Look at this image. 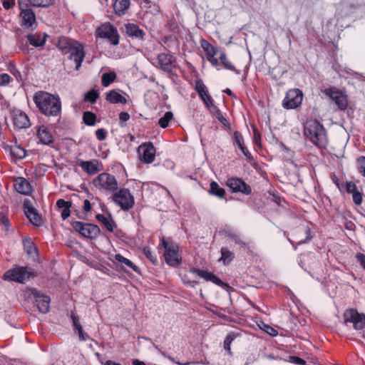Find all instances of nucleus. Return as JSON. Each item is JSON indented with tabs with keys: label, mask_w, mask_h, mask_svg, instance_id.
Returning a JSON list of instances; mask_svg holds the SVG:
<instances>
[{
	"label": "nucleus",
	"mask_w": 365,
	"mask_h": 365,
	"mask_svg": "<svg viewBox=\"0 0 365 365\" xmlns=\"http://www.w3.org/2000/svg\"><path fill=\"white\" fill-rule=\"evenodd\" d=\"M34 101L43 114L47 117H57V121H59L61 103L58 97L45 91H38L34 95Z\"/></svg>",
	"instance_id": "f257e3e1"
},
{
	"label": "nucleus",
	"mask_w": 365,
	"mask_h": 365,
	"mask_svg": "<svg viewBox=\"0 0 365 365\" xmlns=\"http://www.w3.org/2000/svg\"><path fill=\"white\" fill-rule=\"evenodd\" d=\"M161 246L165 249L163 256L166 263L172 267L181 263V257L179 255V247L170 239L163 237L160 240Z\"/></svg>",
	"instance_id": "f03ea898"
},
{
	"label": "nucleus",
	"mask_w": 365,
	"mask_h": 365,
	"mask_svg": "<svg viewBox=\"0 0 365 365\" xmlns=\"http://www.w3.org/2000/svg\"><path fill=\"white\" fill-rule=\"evenodd\" d=\"M93 184L96 189L106 193H113L118 190V186L115 176L107 173L99 174L93 180Z\"/></svg>",
	"instance_id": "7ed1b4c3"
},
{
	"label": "nucleus",
	"mask_w": 365,
	"mask_h": 365,
	"mask_svg": "<svg viewBox=\"0 0 365 365\" xmlns=\"http://www.w3.org/2000/svg\"><path fill=\"white\" fill-rule=\"evenodd\" d=\"M112 200L123 210L127 211L133 208L135 198L130 191L127 188H120L113 193Z\"/></svg>",
	"instance_id": "20e7f679"
},
{
	"label": "nucleus",
	"mask_w": 365,
	"mask_h": 365,
	"mask_svg": "<svg viewBox=\"0 0 365 365\" xmlns=\"http://www.w3.org/2000/svg\"><path fill=\"white\" fill-rule=\"evenodd\" d=\"M71 226L81 237L87 239H95L101 233L98 226L91 223L73 221L71 222Z\"/></svg>",
	"instance_id": "39448f33"
},
{
	"label": "nucleus",
	"mask_w": 365,
	"mask_h": 365,
	"mask_svg": "<svg viewBox=\"0 0 365 365\" xmlns=\"http://www.w3.org/2000/svg\"><path fill=\"white\" fill-rule=\"evenodd\" d=\"M96 37L106 38L113 46L119 44L120 35L117 29L110 22L101 24L96 31Z\"/></svg>",
	"instance_id": "423d86ee"
},
{
	"label": "nucleus",
	"mask_w": 365,
	"mask_h": 365,
	"mask_svg": "<svg viewBox=\"0 0 365 365\" xmlns=\"http://www.w3.org/2000/svg\"><path fill=\"white\" fill-rule=\"evenodd\" d=\"M324 93L334 102L338 110H345L349 105L347 95L343 91L334 86H331L324 91Z\"/></svg>",
	"instance_id": "0eeeda50"
},
{
	"label": "nucleus",
	"mask_w": 365,
	"mask_h": 365,
	"mask_svg": "<svg viewBox=\"0 0 365 365\" xmlns=\"http://www.w3.org/2000/svg\"><path fill=\"white\" fill-rule=\"evenodd\" d=\"M28 297L37 307L40 312L46 314L50 310L51 299L48 295L41 293L36 288L29 289Z\"/></svg>",
	"instance_id": "6e6552de"
},
{
	"label": "nucleus",
	"mask_w": 365,
	"mask_h": 365,
	"mask_svg": "<svg viewBox=\"0 0 365 365\" xmlns=\"http://www.w3.org/2000/svg\"><path fill=\"white\" fill-rule=\"evenodd\" d=\"M35 276L34 273L26 267H18L6 271L4 277L5 279L24 283L25 281Z\"/></svg>",
	"instance_id": "1a4fd4ad"
},
{
	"label": "nucleus",
	"mask_w": 365,
	"mask_h": 365,
	"mask_svg": "<svg viewBox=\"0 0 365 365\" xmlns=\"http://www.w3.org/2000/svg\"><path fill=\"white\" fill-rule=\"evenodd\" d=\"M344 324L351 323L356 330H361L365 327V314H360L354 309H346L343 314Z\"/></svg>",
	"instance_id": "9d476101"
},
{
	"label": "nucleus",
	"mask_w": 365,
	"mask_h": 365,
	"mask_svg": "<svg viewBox=\"0 0 365 365\" xmlns=\"http://www.w3.org/2000/svg\"><path fill=\"white\" fill-rule=\"evenodd\" d=\"M303 100V93L299 88L289 89L282 101V106L285 109H294L299 107Z\"/></svg>",
	"instance_id": "9b49d317"
},
{
	"label": "nucleus",
	"mask_w": 365,
	"mask_h": 365,
	"mask_svg": "<svg viewBox=\"0 0 365 365\" xmlns=\"http://www.w3.org/2000/svg\"><path fill=\"white\" fill-rule=\"evenodd\" d=\"M304 137H323L326 130L317 120H307L304 125Z\"/></svg>",
	"instance_id": "f8f14e48"
},
{
	"label": "nucleus",
	"mask_w": 365,
	"mask_h": 365,
	"mask_svg": "<svg viewBox=\"0 0 365 365\" xmlns=\"http://www.w3.org/2000/svg\"><path fill=\"white\" fill-rule=\"evenodd\" d=\"M68 53L70 54L69 58L75 61L76 69L78 70L86 56L83 46L76 41L71 48L68 50Z\"/></svg>",
	"instance_id": "ddd939ff"
},
{
	"label": "nucleus",
	"mask_w": 365,
	"mask_h": 365,
	"mask_svg": "<svg viewBox=\"0 0 365 365\" xmlns=\"http://www.w3.org/2000/svg\"><path fill=\"white\" fill-rule=\"evenodd\" d=\"M138 154L142 161L145 163H151L155 157V148L152 143H144L138 149Z\"/></svg>",
	"instance_id": "4468645a"
},
{
	"label": "nucleus",
	"mask_w": 365,
	"mask_h": 365,
	"mask_svg": "<svg viewBox=\"0 0 365 365\" xmlns=\"http://www.w3.org/2000/svg\"><path fill=\"white\" fill-rule=\"evenodd\" d=\"M226 185L234 192H242L245 195H250L252 192L250 186L239 178L227 179Z\"/></svg>",
	"instance_id": "2eb2a0df"
},
{
	"label": "nucleus",
	"mask_w": 365,
	"mask_h": 365,
	"mask_svg": "<svg viewBox=\"0 0 365 365\" xmlns=\"http://www.w3.org/2000/svg\"><path fill=\"white\" fill-rule=\"evenodd\" d=\"M125 33L126 36L133 40L144 41L146 34L145 31L140 29L137 24L133 23H127L124 24Z\"/></svg>",
	"instance_id": "dca6fc26"
},
{
	"label": "nucleus",
	"mask_w": 365,
	"mask_h": 365,
	"mask_svg": "<svg viewBox=\"0 0 365 365\" xmlns=\"http://www.w3.org/2000/svg\"><path fill=\"white\" fill-rule=\"evenodd\" d=\"M24 212L29 221L36 226L41 225L42 219L38 214L37 210L32 205L30 200L26 199L24 202Z\"/></svg>",
	"instance_id": "f3484780"
},
{
	"label": "nucleus",
	"mask_w": 365,
	"mask_h": 365,
	"mask_svg": "<svg viewBox=\"0 0 365 365\" xmlns=\"http://www.w3.org/2000/svg\"><path fill=\"white\" fill-rule=\"evenodd\" d=\"M293 236L297 241V245L307 243L312 238L309 227L304 225L297 227L294 231Z\"/></svg>",
	"instance_id": "a211bd4d"
},
{
	"label": "nucleus",
	"mask_w": 365,
	"mask_h": 365,
	"mask_svg": "<svg viewBox=\"0 0 365 365\" xmlns=\"http://www.w3.org/2000/svg\"><path fill=\"white\" fill-rule=\"evenodd\" d=\"M158 61L165 72L173 74V69L175 68V58L172 55L164 53H160L158 56Z\"/></svg>",
	"instance_id": "6ab92c4d"
},
{
	"label": "nucleus",
	"mask_w": 365,
	"mask_h": 365,
	"mask_svg": "<svg viewBox=\"0 0 365 365\" xmlns=\"http://www.w3.org/2000/svg\"><path fill=\"white\" fill-rule=\"evenodd\" d=\"M30 6H21L19 7L21 10L20 16L22 18L21 26L25 27H32L36 24V16L34 12Z\"/></svg>",
	"instance_id": "aec40b11"
},
{
	"label": "nucleus",
	"mask_w": 365,
	"mask_h": 365,
	"mask_svg": "<svg viewBox=\"0 0 365 365\" xmlns=\"http://www.w3.org/2000/svg\"><path fill=\"white\" fill-rule=\"evenodd\" d=\"M13 123L17 129L26 128L31 125L28 115L19 110L13 112Z\"/></svg>",
	"instance_id": "412c9836"
},
{
	"label": "nucleus",
	"mask_w": 365,
	"mask_h": 365,
	"mask_svg": "<svg viewBox=\"0 0 365 365\" xmlns=\"http://www.w3.org/2000/svg\"><path fill=\"white\" fill-rule=\"evenodd\" d=\"M79 166L88 175H94L102 170V165L97 160L81 161Z\"/></svg>",
	"instance_id": "4be33fe9"
},
{
	"label": "nucleus",
	"mask_w": 365,
	"mask_h": 365,
	"mask_svg": "<svg viewBox=\"0 0 365 365\" xmlns=\"http://www.w3.org/2000/svg\"><path fill=\"white\" fill-rule=\"evenodd\" d=\"M19 7H48L53 4V0H18Z\"/></svg>",
	"instance_id": "5701e85b"
},
{
	"label": "nucleus",
	"mask_w": 365,
	"mask_h": 365,
	"mask_svg": "<svg viewBox=\"0 0 365 365\" xmlns=\"http://www.w3.org/2000/svg\"><path fill=\"white\" fill-rule=\"evenodd\" d=\"M16 190L23 195H29L31 192L30 182L24 178H19L14 184Z\"/></svg>",
	"instance_id": "b1692460"
},
{
	"label": "nucleus",
	"mask_w": 365,
	"mask_h": 365,
	"mask_svg": "<svg viewBox=\"0 0 365 365\" xmlns=\"http://www.w3.org/2000/svg\"><path fill=\"white\" fill-rule=\"evenodd\" d=\"M106 100L110 103L126 104L127 99L115 90H111L106 93Z\"/></svg>",
	"instance_id": "393cba45"
},
{
	"label": "nucleus",
	"mask_w": 365,
	"mask_h": 365,
	"mask_svg": "<svg viewBox=\"0 0 365 365\" xmlns=\"http://www.w3.org/2000/svg\"><path fill=\"white\" fill-rule=\"evenodd\" d=\"M71 206V201H66L63 199H59L56 201V207L59 209H63L61 213L63 220H66L70 216Z\"/></svg>",
	"instance_id": "a878e982"
},
{
	"label": "nucleus",
	"mask_w": 365,
	"mask_h": 365,
	"mask_svg": "<svg viewBox=\"0 0 365 365\" xmlns=\"http://www.w3.org/2000/svg\"><path fill=\"white\" fill-rule=\"evenodd\" d=\"M130 4V0H115L113 4V7L115 14L120 16L126 13Z\"/></svg>",
	"instance_id": "bb28decb"
},
{
	"label": "nucleus",
	"mask_w": 365,
	"mask_h": 365,
	"mask_svg": "<svg viewBox=\"0 0 365 365\" xmlns=\"http://www.w3.org/2000/svg\"><path fill=\"white\" fill-rule=\"evenodd\" d=\"M76 41L68 37L61 36L58 38L57 47L63 54H68V50L71 48Z\"/></svg>",
	"instance_id": "cd10ccee"
},
{
	"label": "nucleus",
	"mask_w": 365,
	"mask_h": 365,
	"mask_svg": "<svg viewBox=\"0 0 365 365\" xmlns=\"http://www.w3.org/2000/svg\"><path fill=\"white\" fill-rule=\"evenodd\" d=\"M96 218L105 226L108 231L110 232H113L115 228V223L110 216L109 217H106L101 214H98L96 215Z\"/></svg>",
	"instance_id": "c85d7f7f"
},
{
	"label": "nucleus",
	"mask_w": 365,
	"mask_h": 365,
	"mask_svg": "<svg viewBox=\"0 0 365 365\" xmlns=\"http://www.w3.org/2000/svg\"><path fill=\"white\" fill-rule=\"evenodd\" d=\"M46 36V34H44L42 37L41 34H30L26 36V38L31 45L34 47H38L45 43Z\"/></svg>",
	"instance_id": "c756f323"
},
{
	"label": "nucleus",
	"mask_w": 365,
	"mask_h": 365,
	"mask_svg": "<svg viewBox=\"0 0 365 365\" xmlns=\"http://www.w3.org/2000/svg\"><path fill=\"white\" fill-rule=\"evenodd\" d=\"M5 149H9L11 155L15 157L17 159H23L26 156V150L19 145H13L4 147Z\"/></svg>",
	"instance_id": "7c9ffc66"
},
{
	"label": "nucleus",
	"mask_w": 365,
	"mask_h": 365,
	"mask_svg": "<svg viewBox=\"0 0 365 365\" xmlns=\"http://www.w3.org/2000/svg\"><path fill=\"white\" fill-rule=\"evenodd\" d=\"M210 112L213 114L217 120L222 123V127L225 129H230V123L226 119V118L223 115L220 110L217 108V106L212 107L210 109Z\"/></svg>",
	"instance_id": "2f4dec72"
},
{
	"label": "nucleus",
	"mask_w": 365,
	"mask_h": 365,
	"mask_svg": "<svg viewBox=\"0 0 365 365\" xmlns=\"http://www.w3.org/2000/svg\"><path fill=\"white\" fill-rule=\"evenodd\" d=\"M220 252L221 257L219 259V261H222L225 265L229 264L234 258V253L227 247H222Z\"/></svg>",
	"instance_id": "473e14b6"
},
{
	"label": "nucleus",
	"mask_w": 365,
	"mask_h": 365,
	"mask_svg": "<svg viewBox=\"0 0 365 365\" xmlns=\"http://www.w3.org/2000/svg\"><path fill=\"white\" fill-rule=\"evenodd\" d=\"M210 193L219 198H223L225 195V190L220 187L217 182L212 181L210 185Z\"/></svg>",
	"instance_id": "72a5a7b5"
},
{
	"label": "nucleus",
	"mask_w": 365,
	"mask_h": 365,
	"mask_svg": "<svg viewBox=\"0 0 365 365\" xmlns=\"http://www.w3.org/2000/svg\"><path fill=\"white\" fill-rule=\"evenodd\" d=\"M238 336H240V334L238 332H230L227 335V336L224 341V344H223L224 349L226 351H227V352L230 355L232 354L231 344Z\"/></svg>",
	"instance_id": "f704fd0d"
},
{
	"label": "nucleus",
	"mask_w": 365,
	"mask_h": 365,
	"mask_svg": "<svg viewBox=\"0 0 365 365\" xmlns=\"http://www.w3.org/2000/svg\"><path fill=\"white\" fill-rule=\"evenodd\" d=\"M24 250L28 255L33 258H35L37 256V249L30 239L25 240L24 241Z\"/></svg>",
	"instance_id": "c9c22d12"
},
{
	"label": "nucleus",
	"mask_w": 365,
	"mask_h": 365,
	"mask_svg": "<svg viewBox=\"0 0 365 365\" xmlns=\"http://www.w3.org/2000/svg\"><path fill=\"white\" fill-rule=\"evenodd\" d=\"M202 48L205 51L207 57L215 56L217 53V49L206 40H202L201 43Z\"/></svg>",
	"instance_id": "e433bc0d"
},
{
	"label": "nucleus",
	"mask_w": 365,
	"mask_h": 365,
	"mask_svg": "<svg viewBox=\"0 0 365 365\" xmlns=\"http://www.w3.org/2000/svg\"><path fill=\"white\" fill-rule=\"evenodd\" d=\"M116 79V74L113 71L105 73L101 76V83L104 87H108Z\"/></svg>",
	"instance_id": "4c0bfd02"
},
{
	"label": "nucleus",
	"mask_w": 365,
	"mask_h": 365,
	"mask_svg": "<svg viewBox=\"0 0 365 365\" xmlns=\"http://www.w3.org/2000/svg\"><path fill=\"white\" fill-rule=\"evenodd\" d=\"M115 259L119 262H121V263L125 264L126 266L131 268L135 272H138L139 271L138 267L135 264H134L130 259L124 257L120 254H116L115 255Z\"/></svg>",
	"instance_id": "58836bf2"
},
{
	"label": "nucleus",
	"mask_w": 365,
	"mask_h": 365,
	"mask_svg": "<svg viewBox=\"0 0 365 365\" xmlns=\"http://www.w3.org/2000/svg\"><path fill=\"white\" fill-rule=\"evenodd\" d=\"M220 59L221 63L224 67L228 70L235 71L237 73H240V71L235 68L232 63L227 59L226 53L223 51L220 53Z\"/></svg>",
	"instance_id": "ea45409f"
},
{
	"label": "nucleus",
	"mask_w": 365,
	"mask_h": 365,
	"mask_svg": "<svg viewBox=\"0 0 365 365\" xmlns=\"http://www.w3.org/2000/svg\"><path fill=\"white\" fill-rule=\"evenodd\" d=\"M173 113L171 111H168L159 119L158 124L161 128H165L169 125V123L173 120Z\"/></svg>",
	"instance_id": "a19ab883"
},
{
	"label": "nucleus",
	"mask_w": 365,
	"mask_h": 365,
	"mask_svg": "<svg viewBox=\"0 0 365 365\" xmlns=\"http://www.w3.org/2000/svg\"><path fill=\"white\" fill-rule=\"evenodd\" d=\"M234 144L237 145V147L241 150L243 154L248 159L252 158L251 153L249 152V150H247V147L245 145L244 138H235Z\"/></svg>",
	"instance_id": "79ce46f5"
},
{
	"label": "nucleus",
	"mask_w": 365,
	"mask_h": 365,
	"mask_svg": "<svg viewBox=\"0 0 365 365\" xmlns=\"http://www.w3.org/2000/svg\"><path fill=\"white\" fill-rule=\"evenodd\" d=\"M8 71L15 77L17 81H22L21 72L16 68L13 61H9L8 63Z\"/></svg>",
	"instance_id": "37998d69"
},
{
	"label": "nucleus",
	"mask_w": 365,
	"mask_h": 365,
	"mask_svg": "<svg viewBox=\"0 0 365 365\" xmlns=\"http://www.w3.org/2000/svg\"><path fill=\"white\" fill-rule=\"evenodd\" d=\"M83 120L88 125H93L96 122V115L90 111H86L83 115Z\"/></svg>",
	"instance_id": "c03bdc74"
},
{
	"label": "nucleus",
	"mask_w": 365,
	"mask_h": 365,
	"mask_svg": "<svg viewBox=\"0 0 365 365\" xmlns=\"http://www.w3.org/2000/svg\"><path fill=\"white\" fill-rule=\"evenodd\" d=\"M99 94L97 91L92 89L84 95V101L91 103H96Z\"/></svg>",
	"instance_id": "a18cd8bd"
},
{
	"label": "nucleus",
	"mask_w": 365,
	"mask_h": 365,
	"mask_svg": "<svg viewBox=\"0 0 365 365\" xmlns=\"http://www.w3.org/2000/svg\"><path fill=\"white\" fill-rule=\"evenodd\" d=\"M225 236L229 237L230 240H232L233 242H235V244L239 245L243 247H245L247 246L246 243L244 242L239 235L236 233L227 231L225 232Z\"/></svg>",
	"instance_id": "49530a36"
},
{
	"label": "nucleus",
	"mask_w": 365,
	"mask_h": 365,
	"mask_svg": "<svg viewBox=\"0 0 365 365\" xmlns=\"http://www.w3.org/2000/svg\"><path fill=\"white\" fill-rule=\"evenodd\" d=\"M191 272L194 274H197L199 277L205 279L206 281H210L212 279V273L205 271V270H201L197 268H193Z\"/></svg>",
	"instance_id": "de8ad7c7"
},
{
	"label": "nucleus",
	"mask_w": 365,
	"mask_h": 365,
	"mask_svg": "<svg viewBox=\"0 0 365 365\" xmlns=\"http://www.w3.org/2000/svg\"><path fill=\"white\" fill-rule=\"evenodd\" d=\"M204 104L205 105L206 108L210 110V109L212 108V107H215L216 106L214 103V101L212 98L209 95L208 91L205 93L202 97H200Z\"/></svg>",
	"instance_id": "09e8293b"
},
{
	"label": "nucleus",
	"mask_w": 365,
	"mask_h": 365,
	"mask_svg": "<svg viewBox=\"0 0 365 365\" xmlns=\"http://www.w3.org/2000/svg\"><path fill=\"white\" fill-rule=\"evenodd\" d=\"M195 90L200 97H202V96L208 91L207 87L205 86V85L204 84L201 79H198L196 81Z\"/></svg>",
	"instance_id": "8fccbe9b"
},
{
	"label": "nucleus",
	"mask_w": 365,
	"mask_h": 365,
	"mask_svg": "<svg viewBox=\"0 0 365 365\" xmlns=\"http://www.w3.org/2000/svg\"><path fill=\"white\" fill-rule=\"evenodd\" d=\"M310 141L320 149L326 148L327 138H309Z\"/></svg>",
	"instance_id": "3c124183"
},
{
	"label": "nucleus",
	"mask_w": 365,
	"mask_h": 365,
	"mask_svg": "<svg viewBox=\"0 0 365 365\" xmlns=\"http://www.w3.org/2000/svg\"><path fill=\"white\" fill-rule=\"evenodd\" d=\"M36 136L40 137L42 134H45L47 137H53L50 132V129L45 125L36 126Z\"/></svg>",
	"instance_id": "603ef678"
},
{
	"label": "nucleus",
	"mask_w": 365,
	"mask_h": 365,
	"mask_svg": "<svg viewBox=\"0 0 365 365\" xmlns=\"http://www.w3.org/2000/svg\"><path fill=\"white\" fill-rule=\"evenodd\" d=\"M74 331L78 334V338L81 341H87L90 339V336L83 331L82 326L73 329Z\"/></svg>",
	"instance_id": "864d4df0"
},
{
	"label": "nucleus",
	"mask_w": 365,
	"mask_h": 365,
	"mask_svg": "<svg viewBox=\"0 0 365 365\" xmlns=\"http://www.w3.org/2000/svg\"><path fill=\"white\" fill-rule=\"evenodd\" d=\"M352 198L356 205H360L363 200L362 193L357 190L352 194Z\"/></svg>",
	"instance_id": "5fc2aeb1"
},
{
	"label": "nucleus",
	"mask_w": 365,
	"mask_h": 365,
	"mask_svg": "<svg viewBox=\"0 0 365 365\" xmlns=\"http://www.w3.org/2000/svg\"><path fill=\"white\" fill-rule=\"evenodd\" d=\"M11 76L7 73L0 74V86H6L11 81Z\"/></svg>",
	"instance_id": "6e6d98bb"
},
{
	"label": "nucleus",
	"mask_w": 365,
	"mask_h": 365,
	"mask_svg": "<svg viewBox=\"0 0 365 365\" xmlns=\"http://www.w3.org/2000/svg\"><path fill=\"white\" fill-rule=\"evenodd\" d=\"M143 254L145 255V257L149 260H150V262H152L153 264H157L158 260H157L156 257H153V255L152 254V252L149 249L144 248L143 249Z\"/></svg>",
	"instance_id": "4d7b16f0"
},
{
	"label": "nucleus",
	"mask_w": 365,
	"mask_h": 365,
	"mask_svg": "<svg viewBox=\"0 0 365 365\" xmlns=\"http://www.w3.org/2000/svg\"><path fill=\"white\" fill-rule=\"evenodd\" d=\"M359 172L363 173L365 177V157H361L358 159Z\"/></svg>",
	"instance_id": "13d9d810"
},
{
	"label": "nucleus",
	"mask_w": 365,
	"mask_h": 365,
	"mask_svg": "<svg viewBox=\"0 0 365 365\" xmlns=\"http://www.w3.org/2000/svg\"><path fill=\"white\" fill-rule=\"evenodd\" d=\"M71 318L73 322V329L78 327V326H81L79 318L74 312H71Z\"/></svg>",
	"instance_id": "bf43d9fd"
},
{
	"label": "nucleus",
	"mask_w": 365,
	"mask_h": 365,
	"mask_svg": "<svg viewBox=\"0 0 365 365\" xmlns=\"http://www.w3.org/2000/svg\"><path fill=\"white\" fill-rule=\"evenodd\" d=\"M357 187L354 182H349L346 185V190L348 193L353 194L354 192L357 190Z\"/></svg>",
	"instance_id": "052dcab7"
},
{
	"label": "nucleus",
	"mask_w": 365,
	"mask_h": 365,
	"mask_svg": "<svg viewBox=\"0 0 365 365\" xmlns=\"http://www.w3.org/2000/svg\"><path fill=\"white\" fill-rule=\"evenodd\" d=\"M16 0H2V4L5 9L9 10L14 6Z\"/></svg>",
	"instance_id": "680f3d73"
},
{
	"label": "nucleus",
	"mask_w": 365,
	"mask_h": 365,
	"mask_svg": "<svg viewBox=\"0 0 365 365\" xmlns=\"http://www.w3.org/2000/svg\"><path fill=\"white\" fill-rule=\"evenodd\" d=\"M38 142L37 143H42V144H44V145H49L51 147H53V144H54V140L53 138H38Z\"/></svg>",
	"instance_id": "e2e57ef3"
},
{
	"label": "nucleus",
	"mask_w": 365,
	"mask_h": 365,
	"mask_svg": "<svg viewBox=\"0 0 365 365\" xmlns=\"http://www.w3.org/2000/svg\"><path fill=\"white\" fill-rule=\"evenodd\" d=\"M356 258L357 259V262L360 264V265L365 270V255L362 253H358L356 255Z\"/></svg>",
	"instance_id": "0e129e2a"
},
{
	"label": "nucleus",
	"mask_w": 365,
	"mask_h": 365,
	"mask_svg": "<svg viewBox=\"0 0 365 365\" xmlns=\"http://www.w3.org/2000/svg\"><path fill=\"white\" fill-rule=\"evenodd\" d=\"M130 119V115L127 112H121L119 114V120L120 123H125Z\"/></svg>",
	"instance_id": "69168bd1"
},
{
	"label": "nucleus",
	"mask_w": 365,
	"mask_h": 365,
	"mask_svg": "<svg viewBox=\"0 0 365 365\" xmlns=\"http://www.w3.org/2000/svg\"><path fill=\"white\" fill-rule=\"evenodd\" d=\"M212 279H210V282H213L214 284L220 286V287H224L225 284L220 279H219L217 276H215L214 274H212Z\"/></svg>",
	"instance_id": "338daca9"
},
{
	"label": "nucleus",
	"mask_w": 365,
	"mask_h": 365,
	"mask_svg": "<svg viewBox=\"0 0 365 365\" xmlns=\"http://www.w3.org/2000/svg\"><path fill=\"white\" fill-rule=\"evenodd\" d=\"M83 210L84 212L88 213L91 211V204L88 200L83 201Z\"/></svg>",
	"instance_id": "774afa93"
}]
</instances>
